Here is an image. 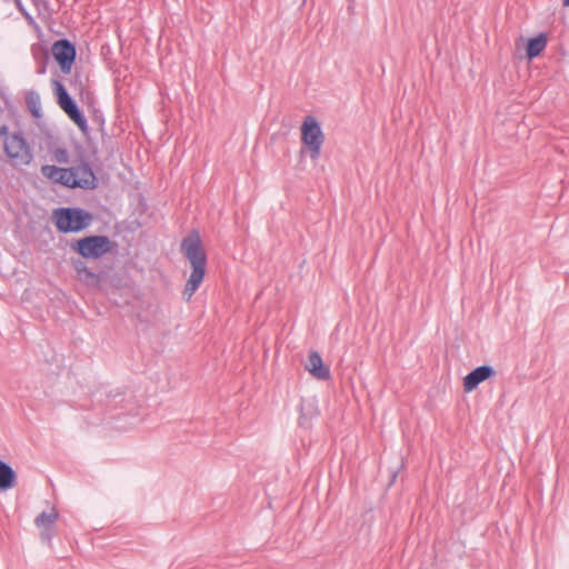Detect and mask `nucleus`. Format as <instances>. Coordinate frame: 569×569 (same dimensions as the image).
<instances>
[{
	"label": "nucleus",
	"mask_w": 569,
	"mask_h": 569,
	"mask_svg": "<svg viewBox=\"0 0 569 569\" xmlns=\"http://www.w3.org/2000/svg\"><path fill=\"white\" fill-rule=\"evenodd\" d=\"M52 159L61 164H68L70 162V153L66 148L57 147L52 150Z\"/></svg>",
	"instance_id": "obj_17"
},
{
	"label": "nucleus",
	"mask_w": 569,
	"mask_h": 569,
	"mask_svg": "<svg viewBox=\"0 0 569 569\" xmlns=\"http://www.w3.org/2000/svg\"><path fill=\"white\" fill-rule=\"evenodd\" d=\"M51 53L62 71H70L76 58V48L68 40H59L52 44Z\"/></svg>",
	"instance_id": "obj_7"
},
{
	"label": "nucleus",
	"mask_w": 569,
	"mask_h": 569,
	"mask_svg": "<svg viewBox=\"0 0 569 569\" xmlns=\"http://www.w3.org/2000/svg\"><path fill=\"white\" fill-rule=\"evenodd\" d=\"M58 517L59 513L57 509L52 507L49 512L42 511L41 513H39L34 519V523L38 528L54 527Z\"/></svg>",
	"instance_id": "obj_16"
},
{
	"label": "nucleus",
	"mask_w": 569,
	"mask_h": 569,
	"mask_svg": "<svg viewBox=\"0 0 569 569\" xmlns=\"http://www.w3.org/2000/svg\"><path fill=\"white\" fill-rule=\"evenodd\" d=\"M93 214L80 207H60L53 210L52 221L60 233H76L87 229Z\"/></svg>",
	"instance_id": "obj_3"
},
{
	"label": "nucleus",
	"mask_w": 569,
	"mask_h": 569,
	"mask_svg": "<svg viewBox=\"0 0 569 569\" xmlns=\"http://www.w3.org/2000/svg\"><path fill=\"white\" fill-rule=\"evenodd\" d=\"M0 137L8 138V127L6 124H0Z\"/></svg>",
	"instance_id": "obj_21"
},
{
	"label": "nucleus",
	"mask_w": 569,
	"mask_h": 569,
	"mask_svg": "<svg viewBox=\"0 0 569 569\" xmlns=\"http://www.w3.org/2000/svg\"><path fill=\"white\" fill-rule=\"evenodd\" d=\"M64 76H73L74 78H78L79 76H81V73H70V72H67V73H63Z\"/></svg>",
	"instance_id": "obj_22"
},
{
	"label": "nucleus",
	"mask_w": 569,
	"mask_h": 569,
	"mask_svg": "<svg viewBox=\"0 0 569 569\" xmlns=\"http://www.w3.org/2000/svg\"><path fill=\"white\" fill-rule=\"evenodd\" d=\"M27 106L34 118L41 117L40 102L38 97H27Z\"/></svg>",
	"instance_id": "obj_18"
},
{
	"label": "nucleus",
	"mask_w": 569,
	"mask_h": 569,
	"mask_svg": "<svg viewBox=\"0 0 569 569\" xmlns=\"http://www.w3.org/2000/svg\"><path fill=\"white\" fill-rule=\"evenodd\" d=\"M301 141L310 152V158L317 160L320 156L325 136L320 122L313 116H307L301 124Z\"/></svg>",
	"instance_id": "obj_5"
},
{
	"label": "nucleus",
	"mask_w": 569,
	"mask_h": 569,
	"mask_svg": "<svg viewBox=\"0 0 569 569\" xmlns=\"http://www.w3.org/2000/svg\"><path fill=\"white\" fill-rule=\"evenodd\" d=\"M17 485V472L0 459V492L12 489Z\"/></svg>",
	"instance_id": "obj_12"
},
{
	"label": "nucleus",
	"mask_w": 569,
	"mask_h": 569,
	"mask_svg": "<svg viewBox=\"0 0 569 569\" xmlns=\"http://www.w3.org/2000/svg\"><path fill=\"white\" fill-rule=\"evenodd\" d=\"M496 376V370L489 365H482L471 370L463 378V390L466 392L473 391L481 382Z\"/></svg>",
	"instance_id": "obj_8"
},
{
	"label": "nucleus",
	"mask_w": 569,
	"mask_h": 569,
	"mask_svg": "<svg viewBox=\"0 0 569 569\" xmlns=\"http://www.w3.org/2000/svg\"><path fill=\"white\" fill-rule=\"evenodd\" d=\"M396 477H397V472H395L392 476V482L395 481Z\"/></svg>",
	"instance_id": "obj_24"
},
{
	"label": "nucleus",
	"mask_w": 569,
	"mask_h": 569,
	"mask_svg": "<svg viewBox=\"0 0 569 569\" xmlns=\"http://www.w3.org/2000/svg\"><path fill=\"white\" fill-rule=\"evenodd\" d=\"M306 369L319 380H329L331 377L329 367L323 363L320 353L316 350L309 352Z\"/></svg>",
	"instance_id": "obj_9"
},
{
	"label": "nucleus",
	"mask_w": 569,
	"mask_h": 569,
	"mask_svg": "<svg viewBox=\"0 0 569 569\" xmlns=\"http://www.w3.org/2000/svg\"><path fill=\"white\" fill-rule=\"evenodd\" d=\"M70 247L84 259H99L111 251L113 242L108 236L91 234L74 240Z\"/></svg>",
	"instance_id": "obj_4"
},
{
	"label": "nucleus",
	"mask_w": 569,
	"mask_h": 569,
	"mask_svg": "<svg viewBox=\"0 0 569 569\" xmlns=\"http://www.w3.org/2000/svg\"><path fill=\"white\" fill-rule=\"evenodd\" d=\"M563 6L569 7V0H563Z\"/></svg>",
	"instance_id": "obj_23"
},
{
	"label": "nucleus",
	"mask_w": 569,
	"mask_h": 569,
	"mask_svg": "<svg viewBox=\"0 0 569 569\" xmlns=\"http://www.w3.org/2000/svg\"><path fill=\"white\" fill-rule=\"evenodd\" d=\"M52 83L57 103L62 110L76 102L61 81L53 79Z\"/></svg>",
	"instance_id": "obj_14"
},
{
	"label": "nucleus",
	"mask_w": 569,
	"mask_h": 569,
	"mask_svg": "<svg viewBox=\"0 0 569 569\" xmlns=\"http://www.w3.org/2000/svg\"><path fill=\"white\" fill-rule=\"evenodd\" d=\"M547 46V36L541 33L535 38L529 39L527 43V56L532 59L539 56Z\"/></svg>",
	"instance_id": "obj_15"
},
{
	"label": "nucleus",
	"mask_w": 569,
	"mask_h": 569,
	"mask_svg": "<svg viewBox=\"0 0 569 569\" xmlns=\"http://www.w3.org/2000/svg\"><path fill=\"white\" fill-rule=\"evenodd\" d=\"M72 267L77 273V277L80 281H82L87 287L99 288L100 286V274L91 271L84 261L81 259H72Z\"/></svg>",
	"instance_id": "obj_11"
},
{
	"label": "nucleus",
	"mask_w": 569,
	"mask_h": 569,
	"mask_svg": "<svg viewBox=\"0 0 569 569\" xmlns=\"http://www.w3.org/2000/svg\"><path fill=\"white\" fill-rule=\"evenodd\" d=\"M4 152L14 166H27L33 159L30 146L20 132H16L4 140Z\"/></svg>",
	"instance_id": "obj_6"
},
{
	"label": "nucleus",
	"mask_w": 569,
	"mask_h": 569,
	"mask_svg": "<svg viewBox=\"0 0 569 569\" xmlns=\"http://www.w3.org/2000/svg\"><path fill=\"white\" fill-rule=\"evenodd\" d=\"M41 173L52 182L71 189L93 190L99 184L89 157L80 144L76 147V157L71 167L44 164L41 168Z\"/></svg>",
	"instance_id": "obj_1"
},
{
	"label": "nucleus",
	"mask_w": 569,
	"mask_h": 569,
	"mask_svg": "<svg viewBox=\"0 0 569 569\" xmlns=\"http://www.w3.org/2000/svg\"><path fill=\"white\" fill-rule=\"evenodd\" d=\"M181 252L191 264V273L182 297L189 301L202 283L207 271V253L198 230L190 231L181 241Z\"/></svg>",
	"instance_id": "obj_2"
},
{
	"label": "nucleus",
	"mask_w": 569,
	"mask_h": 569,
	"mask_svg": "<svg viewBox=\"0 0 569 569\" xmlns=\"http://www.w3.org/2000/svg\"><path fill=\"white\" fill-rule=\"evenodd\" d=\"M68 117L78 126L80 131L87 136L89 131L87 119L82 112V110L79 108L77 102L72 103L68 108L63 110Z\"/></svg>",
	"instance_id": "obj_13"
},
{
	"label": "nucleus",
	"mask_w": 569,
	"mask_h": 569,
	"mask_svg": "<svg viewBox=\"0 0 569 569\" xmlns=\"http://www.w3.org/2000/svg\"><path fill=\"white\" fill-rule=\"evenodd\" d=\"M40 529V539L43 542H51V539L54 537V527H44Z\"/></svg>",
	"instance_id": "obj_19"
},
{
	"label": "nucleus",
	"mask_w": 569,
	"mask_h": 569,
	"mask_svg": "<svg viewBox=\"0 0 569 569\" xmlns=\"http://www.w3.org/2000/svg\"><path fill=\"white\" fill-rule=\"evenodd\" d=\"M299 419L298 423L300 427L308 429L311 426L313 418L318 417L319 409L315 398H301L299 405Z\"/></svg>",
	"instance_id": "obj_10"
},
{
	"label": "nucleus",
	"mask_w": 569,
	"mask_h": 569,
	"mask_svg": "<svg viewBox=\"0 0 569 569\" xmlns=\"http://www.w3.org/2000/svg\"><path fill=\"white\" fill-rule=\"evenodd\" d=\"M107 398L109 399H116L118 397H122L123 396V392H121L120 390H113V391H109L108 393H106Z\"/></svg>",
	"instance_id": "obj_20"
}]
</instances>
